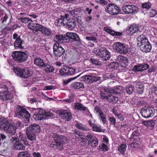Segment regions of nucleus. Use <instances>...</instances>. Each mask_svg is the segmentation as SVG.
<instances>
[{"mask_svg": "<svg viewBox=\"0 0 157 157\" xmlns=\"http://www.w3.org/2000/svg\"><path fill=\"white\" fill-rule=\"evenodd\" d=\"M64 20L63 18L61 16V18L56 20L55 23L58 26H60L65 25V23H66V19Z\"/></svg>", "mask_w": 157, "mask_h": 157, "instance_id": "nucleus-29", "label": "nucleus"}, {"mask_svg": "<svg viewBox=\"0 0 157 157\" xmlns=\"http://www.w3.org/2000/svg\"><path fill=\"white\" fill-rule=\"evenodd\" d=\"M24 43V41L20 38H18L14 42V45L16 49L18 48H23V44Z\"/></svg>", "mask_w": 157, "mask_h": 157, "instance_id": "nucleus-23", "label": "nucleus"}, {"mask_svg": "<svg viewBox=\"0 0 157 157\" xmlns=\"http://www.w3.org/2000/svg\"><path fill=\"white\" fill-rule=\"evenodd\" d=\"M101 148L103 151H108L107 149V146L105 144H102L101 145Z\"/></svg>", "mask_w": 157, "mask_h": 157, "instance_id": "nucleus-62", "label": "nucleus"}, {"mask_svg": "<svg viewBox=\"0 0 157 157\" xmlns=\"http://www.w3.org/2000/svg\"><path fill=\"white\" fill-rule=\"evenodd\" d=\"M15 116L20 117H19V116L24 119V121L25 122V125H28V124L29 122L30 115L26 109L21 106H19L15 112Z\"/></svg>", "mask_w": 157, "mask_h": 157, "instance_id": "nucleus-5", "label": "nucleus"}, {"mask_svg": "<svg viewBox=\"0 0 157 157\" xmlns=\"http://www.w3.org/2000/svg\"><path fill=\"white\" fill-rule=\"evenodd\" d=\"M86 137L88 140V144L89 145L93 147H95L98 145V140L94 136L91 134H89L87 135Z\"/></svg>", "mask_w": 157, "mask_h": 157, "instance_id": "nucleus-16", "label": "nucleus"}, {"mask_svg": "<svg viewBox=\"0 0 157 157\" xmlns=\"http://www.w3.org/2000/svg\"><path fill=\"white\" fill-rule=\"evenodd\" d=\"M34 63L36 66L42 67H45V63L44 60L39 57H36L34 59Z\"/></svg>", "mask_w": 157, "mask_h": 157, "instance_id": "nucleus-21", "label": "nucleus"}, {"mask_svg": "<svg viewBox=\"0 0 157 157\" xmlns=\"http://www.w3.org/2000/svg\"><path fill=\"white\" fill-rule=\"evenodd\" d=\"M59 74L62 75H68V67H65L63 69H60L59 71Z\"/></svg>", "mask_w": 157, "mask_h": 157, "instance_id": "nucleus-38", "label": "nucleus"}, {"mask_svg": "<svg viewBox=\"0 0 157 157\" xmlns=\"http://www.w3.org/2000/svg\"><path fill=\"white\" fill-rule=\"evenodd\" d=\"M44 27L38 24L35 23V24H34V28L33 31H40L42 33V29H44L43 28H44Z\"/></svg>", "mask_w": 157, "mask_h": 157, "instance_id": "nucleus-35", "label": "nucleus"}, {"mask_svg": "<svg viewBox=\"0 0 157 157\" xmlns=\"http://www.w3.org/2000/svg\"><path fill=\"white\" fill-rule=\"evenodd\" d=\"M110 124L115 125L116 124V121L115 118L113 117H111L108 119Z\"/></svg>", "mask_w": 157, "mask_h": 157, "instance_id": "nucleus-41", "label": "nucleus"}, {"mask_svg": "<svg viewBox=\"0 0 157 157\" xmlns=\"http://www.w3.org/2000/svg\"><path fill=\"white\" fill-rule=\"evenodd\" d=\"M13 71L17 76L24 78H28L33 74L32 72L27 68L24 69L14 68Z\"/></svg>", "mask_w": 157, "mask_h": 157, "instance_id": "nucleus-6", "label": "nucleus"}, {"mask_svg": "<svg viewBox=\"0 0 157 157\" xmlns=\"http://www.w3.org/2000/svg\"><path fill=\"white\" fill-rule=\"evenodd\" d=\"M34 24H35V23H33L32 20V21H29L28 25V28L33 31L34 28Z\"/></svg>", "mask_w": 157, "mask_h": 157, "instance_id": "nucleus-51", "label": "nucleus"}, {"mask_svg": "<svg viewBox=\"0 0 157 157\" xmlns=\"http://www.w3.org/2000/svg\"><path fill=\"white\" fill-rule=\"evenodd\" d=\"M99 118L100 121L104 124H106L107 121L106 120V115L104 113L99 116Z\"/></svg>", "mask_w": 157, "mask_h": 157, "instance_id": "nucleus-34", "label": "nucleus"}, {"mask_svg": "<svg viewBox=\"0 0 157 157\" xmlns=\"http://www.w3.org/2000/svg\"><path fill=\"white\" fill-rule=\"evenodd\" d=\"M86 39L87 40L89 41H92L93 42H94L95 41H97V39L96 38V37L95 36H87L86 38Z\"/></svg>", "mask_w": 157, "mask_h": 157, "instance_id": "nucleus-53", "label": "nucleus"}, {"mask_svg": "<svg viewBox=\"0 0 157 157\" xmlns=\"http://www.w3.org/2000/svg\"><path fill=\"white\" fill-rule=\"evenodd\" d=\"M112 94L109 95V97L107 101L109 103H115L118 102L119 99L117 97L113 95Z\"/></svg>", "mask_w": 157, "mask_h": 157, "instance_id": "nucleus-28", "label": "nucleus"}, {"mask_svg": "<svg viewBox=\"0 0 157 157\" xmlns=\"http://www.w3.org/2000/svg\"><path fill=\"white\" fill-rule=\"evenodd\" d=\"M26 133L28 139L29 140L33 142V143L36 141V136L34 133L27 130H26Z\"/></svg>", "mask_w": 157, "mask_h": 157, "instance_id": "nucleus-27", "label": "nucleus"}, {"mask_svg": "<svg viewBox=\"0 0 157 157\" xmlns=\"http://www.w3.org/2000/svg\"><path fill=\"white\" fill-rule=\"evenodd\" d=\"M65 25L67 26V27L69 30H71L75 27V24L74 21H70L68 20L65 23Z\"/></svg>", "mask_w": 157, "mask_h": 157, "instance_id": "nucleus-30", "label": "nucleus"}, {"mask_svg": "<svg viewBox=\"0 0 157 157\" xmlns=\"http://www.w3.org/2000/svg\"><path fill=\"white\" fill-rule=\"evenodd\" d=\"M105 10L109 13L112 15L117 14L120 12V9L118 7L112 3L109 4L107 6Z\"/></svg>", "mask_w": 157, "mask_h": 157, "instance_id": "nucleus-14", "label": "nucleus"}, {"mask_svg": "<svg viewBox=\"0 0 157 157\" xmlns=\"http://www.w3.org/2000/svg\"><path fill=\"white\" fill-rule=\"evenodd\" d=\"M32 155L34 157H41V155L39 152H33Z\"/></svg>", "mask_w": 157, "mask_h": 157, "instance_id": "nucleus-60", "label": "nucleus"}, {"mask_svg": "<svg viewBox=\"0 0 157 157\" xmlns=\"http://www.w3.org/2000/svg\"><path fill=\"white\" fill-rule=\"evenodd\" d=\"M75 126L78 129H82L84 131H86L89 130L85 125L81 123H77L75 124Z\"/></svg>", "mask_w": 157, "mask_h": 157, "instance_id": "nucleus-33", "label": "nucleus"}, {"mask_svg": "<svg viewBox=\"0 0 157 157\" xmlns=\"http://www.w3.org/2000/svg\"><path fill=\"white\" fill-rule=\"evenodd\" d=\"M100 48L99 49L97 48H95L93 50V52L97 56H99L100 53Z\"/></svg>", "mask_w": 157, "mask_h": 157, "instance_id": "nucleus-56", "label": "nucleus"}, {"mask_svg": "<svg viewBox=\"0 0 157 157\" xmlns=\"http://www.w3.org/2000/svg\"><path fill=\"white\" fill-rule=\"evenodd\" d=\"M70 39H73L76 41H80L79 37L77 34L70 32L67 33L66 35H56L54 37V40L60 43H63L69 42Z\"/></svg>", "mask_w": 157, "mask_h": 157, "instance_id": "nucleus-1", "label": "nucleus"}, {"mask_svg": "<svg viewBox=\"0 0 157 157\" xmlns=\"http://www.w3.org/2000/svg\"><path fill=\"white\" fill-rule=\"evenodd\" d=\"M156 14V11L154 10H151L149 13V16L151 17H153Z\"/></svg>", "mask_w": 157, "mask_h": 157, "instance_id": "nucleus-57", "label": "nucleus"}, {"mask_svg": "<svg viewBox=\"0 0 157 157\" xmlns=\"http://www.w3.org/2000/svg\"><path fill=\"white\" fill-rule=\"evenodd\" d=\"M96 2L98 3H99L101 4H106L107 3V2L105 1V0H96Z\"/></svg>", "mask_w": 157, "mask_h": 157, "instance_id": "nucleus-64", "label": "nucleus"}, {"mask_svg": "<svg viewBox=\"0 0 157 157\" xmlns=\"http://www.w3.org/2000/svg\"><path fill=\"white\" fill-rule=\"evenodd\" d=\"M104 29L105 31L113 36H121L122 35V33L115 32L107 27H104Z\"/></svg>", "mask_w": 157, "mask_h": 157, "instance_id": "nucleus-25", "label": "nucleus"}, {"mask_svg": "<svg viewBox=\"0 0 157 157\" xmlns=\"http://www.w3.org/2000/svg\"><path fill=\"white\" fill-rule=\"evenodd\" d=\"M127 146L125 144H121L119 146L118 150L122 154H124L125 151L126 150Z\"/></svg>", "mask_w": 157, "mask_h": 157, "instance_id": "nucleus-32", "label": "nucleus"}, {"mask_svg": "<svg viewBox=\"0 0 157 157\" xmlns=\"http://www.w3.org/2000/svg\"><path fill=\"white\" fill-rule=\"evenodd\" d=\"M12 56L14 60L18 63L25 62L28 58L27 54L26 53L22 52H14Z\"/></svg>", "mask_w": 157, "mask_h": 157, "instance_id": "nucleus-7", "label": "nucleus"}, {"mask_svg": "<svg viewBox=\"0 0 157 157\" xmlns=\"http://www.w3.org/2000/svg\"><path fill=\"white\" fill-rule=\"evenodd\" d=\"M100 53L99 56L101 59L103 61H106L110 58V53L105 48H100Z\"/></svg>", "mask_w": 157, "mask_h": 157, "instance_id": "nucleus-15", "label": "nucleus"}, {"mask_svg": "<svg viewBox=\"0 0 157 157\" xmlns=\"http://www.w3.org/2000/svg\"><path fill=\"white\" fill-rule=\"evenodd\" d=\"M76 71L75 69L71 67H68V75H73Z\"/></svg>", "mask_w": 157, "mask_h": 157, "instance_id": "nucleus-47", "label": "nucleus"}, {"mask_svg": "<svg viewBox=\"0 0 157 157\" xmlns=\"http://www.w3.org/2000/svg\"><path fill=\"white\" fill-rule=\"evenodd\" d=\"M134 90V87L132 85H128L126 87V92L128 94H132Z\"/></svg>", "mask_w": 157, "mask_h": 157, "instance_id": "nucleus-36", "label": "nucleus"}, {"mask_svg": "<svg viewBox=\"0 0 157 157\" xmlns=\"http://www.w3.org/2000/svg\"><path fill=\"white\" fill-rule=\"evenodd\" d=\"M45 67H46L45 68V71L47 73H49L50 72H53L54 70V68L52 66H51L49 65H48L47 64L45 63Z\"/></svg>", "mask_w": 157, "mask_h": 157, "instance_id": "nucleus-40", "label": "nucleus"}, {"mask_svg": "<svg viewBox=\"0 0 157 157\" xmlns=\"http://www.w3.org/2000/svg\"><path fill=\"white\" fill-rule=\"evenodd\" d=\"M11 140L14 144V147L16 149L21 150H24L25 147L21 142H19V140L18 138L12 137Z\"/></svg>", "mask_w": 157, "mask_h": 157, "instance_id": "nucleus-18", "label": "nucleus"}, {"mask_svg": "<svg viewBox=\"0 0 157 157\" xmlns=\"http://www.w3.org/2000/svg\"><path fill=\"white\" fill-rule=\"evenodd\" d=\"M42 29V33L48 38H51L52 37L53 34L51 30L48 28L44 27Z\"/></svg>", "mask_w": 157, "mask_h": 157, "instance_id": "nucleus-24", "label": "nucleus"}, {"mask_svg": "<svg viewBox=\"0 0 157 157\" xmlns=\"http://www.w3.org/2000/svg\"><path fill=\"white\" fill-rule=\"evenodd\" d=\"M74 109L76 110L81 111H86L88 110L87 107L79 102H76L74 104Z\"/></svg>", "mask_w": 157, "mask_h": 157, "instance_id": "nucleus-22", "label": "nucleus"}, {"mask_svg": "<svg viewBox=\"0 0 157 157\" xmlns=\"http://www.w3.org/2000/svg\"><path fill=\"white\" fill-rule=\"evenodd\" d=\"M18 137V139L22 141H25L26 140L25 135L21 132L19 133Z\"/></svg>", "mask_w": 157, "mask_h": 157, "instance_id": "nucleus-52", "label": "nucleus"}, {"mask_svg": "<svg viewBox=\"0 0 157 157\" xmlns=\"http://www.w3.org/2000/svg\"><path fill=\"white\" fill-rule=\"evenodd\" d=\"M117 118L120 120V121H123L124 120V115H122L120 113H118L116 116Z\"/></svg>", "mask_w": 157, "mask_h": 157, "instance_id": "nucleus-54", "label": "nucleus"}, {"mask_svg": "<svg viewBox=\"0 0 157 157\" xmlns=\"http://www.w3.org/2000/svg\"><path fill=\"white\" fill-rule=\"evenodd\" d=\"M142 116L144 117L148 118L153 117L155 113V110L153 108L144 107L140 111Z\"/></svg>", "mask_w": 157, "mask_h": 157, "instance_id": "nucleus-12", "label": "nucleus"}, {"mask_svg": "<svg viewBox=\"0 0 157 157\" xmlns=\"http://www.w3.org/2000/svg\"><path fill=\"white\" fill-rule=\"evenodd\" d=\"M79 76V75H78L77 76L72 78H68V79L66 80H64L63 82L64 83V84H67L68 83H69L70 82H71L72 80L76 79Z\"/></svg>", "mask_w": 157, "mask_h": 157, "instance_id": "nucleus-46", "label": "nucleus"}, {"mask_svg": "<svg viewBox=\"0 0 157 157\" xmlns=\"http://www.w3.org/2000/svg\"><path fill=\"white\" fill-rule=\"evenodd\" d=\"M18 19L19 21H21L22 23H29V21H32L31 19H29L27 17L19 18Z\"/></svg>", "mask_w": 157, "mask_h": 157, "instance_id": "nucleus-43", "label": "nucleus"}, {"mask_svg": "<svg viewBox=\"0 0 157 157\" xmlns=\"http://www.w3.org/2000/svg\"><path fill=\"white\" fill-rule=\"evenodd\" d=\"M92 130L94 131L100 132L101 131V128L100 126L98 127L95 125L92 128Z\"/></svg>", "mask_w": 157, "mask_h": 157, "instance_id": "nucleus-50", "label": "nucleus"}, {"mask_svg": "<svg viewBox=\"0 0 157 157\" xmlns=\"http://www.w3.org/2000/svg\"><path fill=\"white\" fill-rule=\"evenodd\" d=\"M55 141L52 143L51 146L57 149L61 150L63 148V145L65 143L66 138L62 135L55 134L53 136Z\"/></svg>", "mask_w": 157, "mask_h": 157, "instance_id": "nucleus-4", "label": "nucleus"}, {"mask_svg": "<svg viewBox=\"0 0 157 157\" xmlns=\"http://www.w3.org/2000/svg\"><path fill=\"white\" fill-rule=\"evenodd\" d=\"M90 61L93 64L95 65H97L98 63V61L93 59H90Z\"/></svg>", "mask_w": 157, "mask_h": 157, "instance_id": "nucleus-63", "label": "nucleus"}, {"mask_svg": "<svg viewBox=\"0 0 157 157\" xmlns=\"http://www.w3.org/2000/svg\"><path fill=\"white\" fill-rule=\"evenodd\" d=\"M94 110L95 112L98 114V116L103 113V112L99 106L95 107Z\"/></svg>", "mask_w": 157, "mask_h": 157, "instance_id": "nucleus-48", "label": "nucleus"}, {"mask_svg": "<svg viewBox=\"0 0 157 157\" xmlns=\"http://www.w3.org/2000/svg\"><path fill=\"white\" fill-rule=\"evenodd\" d=\"M40 127L39 125L37 124H33L28 127L26 130L35 133V132H40Z\"/></svg>", "mask_w": 157, "mask_h": 157, "instance_id": "nucleus-20", "label": "nucleus"}, {"mask_svg": "<svg viewBox=\"0 0 157 157\" xmlns=\"http://www.w3.org/2000/svg\"><path fill=\"white\" fill-rule=\"evenodd\" d=\"M151 4L149 2H145L142 5V7L143 8L149 9L151 8Z\"/></svg>", "mask_w": 157, "mask_h": 157, "instance_id": "nucleus-45", "label": "nucleus"}, {"mask_svg": "<svg viewBox=\"0 0 157 157\" xmlns=\"http://www.w3.org/2000/svg\"><path fill=\"white\" fill-rule=\"evenodd\" d=\"M114 49L121 53L126 54L128 51V46L120 42H116L113 44Z\"/></svg>", "mask_w": 157, "mask_h": 157, "instance_id": "nucleus-10", "label": "nucleus"}, {"mask_svg": "<svg viewBox=\"0 0 157 157\" xmlns=\"http://www.w3.org/2000/svg\"><path fill=\"white\" fill-rule=\"evenodd\" d=\"M135 86L137 93L140 94H142L144 91V85L140 82H136Z\"/></svg>", "mask_w": 157, "mask_h": 157, "instance_id": "nucleus-26", "label": "nucleus"}, {"mask_svg": "<svg viewBox=\"0 0 157 157\" xmlns=\"http://www.w3.org/2000/svg\"><path fill=\"white\" fill-rule=\"evenodd\" d=\"M61 16L63 18L64 20H65V19H66V22L68 21L69 20V15L68 14L66 13L65 14L64 16Z\"/></svg>", "mask_w": 157, "mask_h": 157, "instance_id": "nucleus-59", "label": "nucleus"}, {"mask_svg": "<svg viewBox=\"0 0 157 157\" xmlns=\"http://www.w3.org/2000/svg\"><path fill=\"white\" fill-rule=\"evenodd\" d=\"M73 86L75 89H79L83 88L84 85L81 83L75 82L73 83Z\"/></svg>", "mask_w": 157, "mask_h": 157, "instance_id": "nucleus-39", "label": "nucleus"}, {"mask_svg": "<svg viewBox=\"0 0 157 157\" xmlns=\"http://www.w3.org/2000/svg\"><path fill=\"white\" fill-rule=\"evenodd\" d=\"M122 10L126 14H133L137 12L138 8L136 6L128 5L123 6Z\"/></svg>", "mask_w": 157, "mask_h": 157, "instance_id": "nucleus-13", "label": "nucleus"}, {"mask_svg": "<svg viewBox=\"0 0 157 157\" xmlns=\"http://www.w3.org/2000/svg\"><path fill=\"white\" fill-rule=\"evenodd\" d=\"M151 91L153 94H154L157 95V88L156 87H153L151 88Z\"/></svg>", "mask_w": 157, "mask_h": 157, "instance_id": "nucleus-61", "label": "nucleus"}, {"mask_svg": "<svg viewBox=\"0 0 157 157\" xmlns=\"http://www.w3.org/2000/svg\"><path fill=\"white\" fill-rule=\"evenodd\" d=\"M121 87L116 86L113 89V94H119L121 93Z\"/></svg>", "mask_w": 157, "mask_h": 157, "instance_id": "nucleus-44", "label": "nucleus"}, {"mask_svg": "<svg viewBox=\"0 0 157 157\" xmlns=\"http://www.w3.org/2000/svg\"><path fill=\"white\" fill-rule=\"evenodd\" d=\"M109 94H107L103 92H101L100 93V95L101 98L105 99L107 100L109 97Z\"/></svg>", "mask_w": 157, "mask_h": 157, "instance_id": "nucleus-49", "label": "nucleus"}, {"mask_svg": "<svg viewBox=\"0 0 157 157\" xmlns=\"http://www.w3.org/2000/svg\"><path fill=\"white\" fill-rule=\"evenodd\" d=\"M141 64L142 71H143L144 70H146L148 69L149 67V65L146 63H144Z\"/></svg>", "mask_w": 157, "mask_h": 157, "instance_id": "nucleus-55", "label": "nucleus"}, {"mask_svg": "<svg viewBox=\"0 0 157 157\" xmlns=\"http://www.w3.org/2000/svg\"><path fill=\"white\" fill-rule=\"evenodd\" d=\"M140 26L138 25H134L130 26L129 30L132 33H134L139 30Z\"/></svg>", "mask_w": 157, "mask_h": 157, "instance_id": "nucleus-31", "label": "nucleus"}, {"mask_svg": "<svg viewBox=\"0 0 157 157\" xmlns=\"http://www.w3.org/2000/svg\"><path fill=\"white\" fill-rule=\"evenodd\" d=\"M104 91L106 93H107V94H113V89L110 90L109 89H106L105 88L104 89Z\"/></svg>", "mask_w": 157, "mask_h": 157, "instance_id": "nucleus-58", "label": "nucleus"}, {"mask_svg": "<svg viewBox=\"0 0 157 157\" xmlns=\"http://www.w3.org/2000/svg\"><path fill=\"white\" fill-rule=\"evenodd\" d=\"M99 77H95L91 75H85L81 77V80L88 83H92L100 80Z\"/></svg>", "mask_w": 157, "mask_h": 157, "instance_id": "nucleus-17", "label": "nucleus"}, {"mask_svg": "<svg viewBox=\"0 0 157 157\" xmlns=\"http://www.w3.org/2000/svg\"><path fill=\"white\" fill-rule=\"evenodd\" d=\"M117 60L121 63L122 64L123 63H124L125 62L127 61V59L126 57L123 56L121 55H119L117 56Z\"/></svg>", "mask_w": 157, "mask_h": 157, "instance_id": "nucleus-37", "label": "nucleus"}, {"mask_svg": "<svg viewBox=\"0 0 157 157\" xmlns=\"http://www.w3.org/2000/svg\"><path fill=\"white\" fill-rule=\"evenodd\" d=\"M57 43L54 44L53 46V52L56 58L60 57L65 52L64 49L59 44V42L55 40Z\"/></svg>", "mask_w": 157, "mask_h": 157, "instance_id": "nucleus-9", "label": "nucleus"}, {"mask_svg": "<svg viewBox=\"0 0 157 157\" xmlns=\"http://www.w3.org/2000/svg\"><path fill=\"white\" fill-rule=\"evenodd\" d=\"M137 40L138 44H140V49L143 52H150L151 48V46L150 44L147 39L143 34L138 36Z\"/></svg>", "mask_w": 157, "mask_h": 157, "instance_id": "nucleus-2", "label": "nucleus"}, {"mask_svg": "<svg viewBox=\"0 0 157 157\" xmlns=\"http://www.w3.org/2000/svg\"><path fill=\"white\" fill-rule=\"evenodd\" d=\"M1 89L2 90L0 92V99L5 101L10 100L13 98V94L8 91V88L6 86L2 85Z\"/></svg>", "mask_w": 157, "mask_h": 157, "instance_id": "nucleus-8", "label": "nucleus"}, {"mask_svg": "<svg viewBox=\"0 0 157 157\" xmlns=\"http://www.w3.org/2000/svg\"><path fill=\"white\" fill-rule=\"evenodd\" d=\"M0 128L9 136L14 135L16 133V128L5 120L0 119Z\"/></svg>", "mask_w": 157, "mask_h": 157, "instance_id": "nucleus-3", "label": "nucleus"}, {"mask_svg": "<svg viewBox=\"0 0 157 157\" xmlns=\"http://www.w3.org/2000/svg\"><path fill=\"white\" fill-rule=\"evenodd\" d=\"M53 115L51 112H45L42 110H40L34 114L33 117L36 120H40L46 118L47 117L52 116Z\"/></svg>", "mask_w": 157, "mask_h": 157, "instance_id": "nucleus-11", "label": "nucleus"}, {"mask_svg": "<svg viewBox=\"0 0 157 157\" xmlns=\"http://www.w3.org/2000/svg\"><path fill=\"white\" fill-rule=\"evenodd\" d=\"M132 70L135 71H142L141 64H139L138 65L135 66Z\"/></svg>", "mask_w": 157, "mask_h": 157, "instance_id": "nucleus-42", "label": "nucleus"}, {"mask_svg": "<svg viewBox=\"0 0 157 157\" xmlns=\"http://www.w3.org/2000/svg\"><path fill=\"white\" fill-rule=\"evenodd\" d=\"M59 115L62 119L66 121H69L72 118V113L67 110L61 111Z\"/></svg>", "mask_w": 157, "mask_h": 157, "instance_id": "nucleus-19", "label": "nucleus"}]
</instances>
